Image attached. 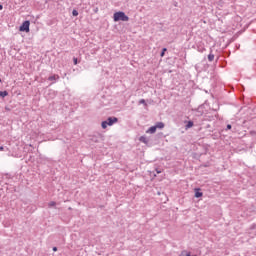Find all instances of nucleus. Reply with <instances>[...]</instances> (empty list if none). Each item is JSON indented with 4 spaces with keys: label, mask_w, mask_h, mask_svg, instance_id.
Listing matches in <instances>:
<instances>
[{
    "label": "nucleus",
    "mask_w": 256,
    "mask_h": 256,
    "mask_svg": "<svg viewBox=\"0 0 256 256\" xmlns=\"http://www.w3.org/2000/svg\"><path fill=\"white\" fill-rule=\"evenodd\" d=\"M108 126H109V123L107 122V120H105V121H103V122L101 123L102 129H105V128L108 127Z\"/></svg>",
    "instance_id": "nucleus-10"
},
{
    "label": "nucleus",
    "mask_w": 256,
    "mask_h": 256,
    "mask_svg": "<svg viewBox=\"0 0 256 256\" xmlns=\"http://www.w3.org/2000/svg\"><path fill=\"white\" fill-rule=\"evenodd\" d=\"M166 51H167V48H163V49H162V52H161V54H160L161 57H164V56H165V52H166Z\"/></svg>",
    "instance_id": "nucleus-15"
},
{
    "label": "nucleus",
    "mask_w": 256,
    "mask_h": 256,
    "mask_svg": "<svg viewBox=\"0 0 256 256\" xmlns=\"http://www.w3.org/2000/svg\"><path fill=\"white\" fill-rule=\"evenodd\" d=\"M157 173H161V171L157 170Z\"/></svg>",
    "instance_id": "nucleus-22"
},
{
    "label": "nucleus",
    "mask_w": 256,
    "mask_h": 256,
    "mask_svg": "<svg viewBox=\"0 0 256 256\" xmlns=\"http://www.w3.org/2000/svg\"><path fill=\"white\" fill-rule=\"evenodd\" d=\"M48 205H49V207H55L56 203L52 201Z\"/></svg>",
    "instance_id": "nucleus-16"
},
{
    "label": "nucleus",
    "mask_w": 256,
    "mask_h": 256,
    "mask_svg": "<svg viewBox=\"0 0 256 256\" xmlns=\"http://www.w3.org/2000/svg\"><path fill=\"white\" fill-rule=\"evenodd\" d=\"M139 104H140V105H145V107H147V102H145V99H141V100L139 101Z\"/></svg>",
    "instance_id": "nucleus-13"
},
{
    "label": "nucleus",
    "mask_w": 256,
    "mask_h": 256,
    "mask_svg": "<svg viewBox=\"0 0 256 256\" xmlns=\"http://www.w3.org/2000/svg\"><path fill=\"white\" fill-rule=\"evenodd\" d=\"M53 251H57V247H53Z\"/></svg>",
    "instance_id": "nucleus-21"
},
{
    "label": "nucleus",
    "mask_w": 256,
    "mask_h": 256,
    "mask_svg": "<svg viewBox=\"0 0 256 256\" xmlns=\"http://www.w3.org/2000/svg\"><path fill=\"white\" fill-rule=\"evenodd\" d=\"M139 141H141V143H145V145H147V143H149V139H147L145 136H141Z\"/></svg>",
    "instance_id": "nucleus-7"
},
{
    "label": "nucleus",
    "mask_w": 256,
    "mask_h": 256,
    "mask_svg": "<svg viewBox=\"0 0 256 256\" xmlns=\"http://www.w3.org/2000/svg\"><path fill=\"white\" fill-rule=\"evenodd\" d=\"M9 95V92L7 91H0V97H7Z\"/></svg>",
    "instance_id": "nucleus-11"
},
{
    "label": "nucleus",
    "mask_w": 256,
    "mask_h": 256,
    "mask_svg": "<svg viewBox=\"0 0 256 256\" xmlns=\"http://www.w3.org/2000/svg\"><path fill=\"white\" fill-rule=\"evenodd\" d=\"M191 127H193V121H188V122H187V125L185 126L186 131H187L188 129H191Z\"/></svg>",
    "instance_id": "nucleus-9"
},
{
    "label": "nucleus",
    "mask_w": 256,
    "mask_h": 256,
    "mask_svg": "<svg viewBox=\"0 0 256 256\" xmlns=\"http://www.w3.org/2000/svg\"><path fill=\"white\" fill-rule=\"evenodd\" d=\"M113 19L115 22H118V21H129V16H127L125 14V12H115L114 15H113Z\"/></svg>",
    "instance_id": "nucleus-1"
},
{
    "label": "nucleus",
    "mask_w": 256,
    "mask_h": 256,
    "mask_svg": "<svg viewBox=\"0 0 256 256\" xmlns=\"http://www.w3.org/2000/svg\"><path fill=\"white\" fill-rule=\"evenodd\" d=\"M157 131V127L156 126H151L146 133H150L151 135H153V133H156Z\"/></svg>",
    "instance_id": "nucleus-5"
},
{
    "label": "nucleus",
    "mask_w": 256,
    "mask_h": 256,
    "mask_svg": "<svg viewBox=\"0 0 256 256\" xmlns=\"http://www.w3.org/2000/svg\"><path fill=\"white\" fill-rule=\"evenodd\" d=\"M215 60V55L213 54V53H210L209 55H208V61L211 63V62H213Z\"/></svg>",
    "instance_id": "nucleus-8"
},
{
    "label": "nucleus",
    "mask_w": 256,
    "mask_h": 256,
    "mask_svg": "<svg viewBox=\"0 0 256 256\" xmlns=\"http://www.w3.org/2000/svg\"><path fill=\"white\" fill-rule=\"evenodd\" d=\"M154 127H156V129H165V123L157 122Z\"/></svg>",
    "instance_id": "nucleus-4"
},
{
    "label": "nucleus",
    "mask_w": 256,
    "mask_h": 256,
    "mask_svg": "<svg viewBox=\"0 0 256 256\" xmlns=\"http://www.w3.org/2000/svg\"><path fill=\"white\" fill-rule=\"evenodd\" d=\"M2 9H3V5L0 4V11H2Z\"/></svg>",
    "instance_id": "nucleus-20"
},
{
    "label": "nucleus",
    "mask_w": 256,
    "mask_h": 256,
    "mask_svg": "<svg viewBox=\"0 0 256 256\" xmlns=\"http://www.w3.org/2000/svg\"><path fill=\"white\" fill-rule=\"evenodd\" d=\"M0 151H5V147L0 146Z\"/></svg>",
    "instance_id": "nucleus-18"
},
{
    "label": "nucleus",
    "mask_w": 256,
    "mask_h": 256,
    "mask_svg": "<svg viewBox=\"0 0 256 256\" xmlns=\"http://www.w3.org/2000/svg\"><path fill=\"white\" fill-rule=\"evenodd\" d=\"M29 25H31V22H29V20L24 21L20 26L19 31H25V33H29Z\"/></svg>",
    "instance_id": "nucleus-2"
},
{
    "label": "nucleus",
    "mask_w": 256,
    "mask_h": 256,
    "mask_svg": "<svg viewBox=\"0 0 256 256\" xmlns=\"http://www.w3.org/2000/svg\"><path fill=\"white\" fill-rule=\"evenodd\" d=\"M106 121L108 122L109 127H111V125H115L119 119L117 117H109Z\"/></svg>",
    "instance_id": "nucleus-3"
},
{
    "label": "nucleus",
    "mask_w": 256,
    "mask_h": 256,
    "mask_svg": "<svg viewBox=\"0 0 256 256\" xmlns=\"http://www.w3.org/2000/svg\"><path fill=\"white\" fill-rule=\"evenodd\" d=\"M0 83H1V79H0Z\"/></svg>",
    "instance_id": "nucleus-23"
},
{
    "label": "nucleus",
    "mask_w": 256,
    "mask_h": 256,
    "mask_svg": "<svg viewBox=\"0 0 256 256\" xmlns=\"http://www.w3.org/2000/svg\"><path fill=\"white\" fill-rule=\"evenodd\" d=\"M73 61H74V65H77V58L76 57L73 58Z\"/></svg>",
    "instance_id": "nucleus-17"
},
{
    "label": "nucleus",
    "mask_w": 256,
    "mask_h": 256,
    "mask_svg": "<svg viewBox=\"0 0 256 256\" xmlns=\"http://www.w3.org/2000/svg\"><path fill=\"white\" fill-rule=\"evenodd\" d=\"M73 17H77L79 15V12L77 10L72 11Z\"/></svg>",
    "instance_id": "nucleus-14"
},
{
    "label": "nucleus",
    "mask_w": 256,
    "mask_h": 256,
    "mask_svg": "<svg viewBox=\"0 0 256 256\" xmlns=\"http://www.w3.org/2000/svg\"><path fill=\"white\" fill-rule=\"evenodd\" d=\"M227 129H231V124H228V125H227Z\"/></svg>",
    "instance_id": "nucleus-19"
},
{
    "label": "nucleus",
    "mask_w": 256,
    "mask_h": 256,
    "mask_svg": "<svg viewBox=\"0 0 256 256\" xmlns=\"http://www.w3.org/2000/svg\"><path fill=\"white\" fill-rule=\"evenodd\" d=\"M57 79H59V75L57 74L48 77V81H57Z\"/></svg>",
    "instance_id": "nucleus-6"
},
{
    "label": "nucleus",
    "mask_w": 256,
    "mask_h": 256,
    "mask_svg": "<svg viewBox=\"0 0 256 256\" xmlns=\"http://www.w3.org/2000/svg\"><path fill=\"white\" fill-rule=\"evenodd\" d=\"M195 197H196L197 199H199V197H203V192L196 191V192H195Z\"/></svg>",
    "instance_id": "nucleus-12"
}]
</instances>
